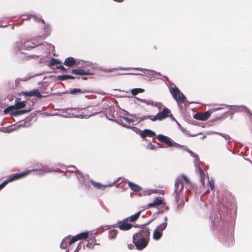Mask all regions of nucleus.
I'll list each match as a JSON object with an SVG mask.
<instances>
[{"label": "nucleus", "instance_id": "obj_1", "mask_svg": "<svg viewBox=\"0 0 252 252\" xmlns=\"http://www.w3.org/2000/svg\"><path fill=\"white\" fill-rule=\"evenodd\" d=\"M237 215V205L231 193L225 190L221 197V220L222 216L227 220L231 227L225 237V245L230 246L234 242V226Z\"/></svg>", "mask_w": 252, "mask_h": 252}, {"label": "nucleus", "instance_id": "obj_2", "mask_svg": "<svg viewBox=\"0 0 252 252\" xmlns=\"http://www.w3.org/2000/svg\"><path fill=\"white\" fill-rule=\"evenodd\" d=\"M149 230L148 227H143L138 232L133 235V243L137 250H142L147 246L149 239Z\"/></svg>", "mask_w": 252, "mask_h": 252}, {"label": "nucleus", "instance_id": "obj_3", "mask_svg": "<svg viewBox=\"0 0 252 252\" xmlns=\"http://www.w3.org/2000/svg\"><path fill=\"white\" fill-rule=\"evenodd\" d=\"M37 45L31 40L24 39L16 42L13 44L12 49L16 54H24L25 51L32 49Z\"/></svg>", "mask_w": 252, "mask_h": 252}, {"label": "nucleus", "instance_id": "obj_4", "mask_svg": "<svg viewBox=\"0 0 252 252\" xmlns=\"http://www.w3.org/2000/svg\"><path fill=\"white\" fill-rule=\"evenodd\" d=\"M183 183L181 178H177L175 183V199L177 204V208L182 207L184 205L183 198Z\"/></svg>", "mask_w": 252, "mask_h": 252}, {"label": "nucleus", "instance_id": "obj_5", "mask_svg": "<svg viewBox=\"0 0 252 252\" xmlns=\"http://www.w3.org/2000/svg\"><path fill=\"white\" fill-rule=\"evenodd\" d=\"M69 167L71 168V170H69V171L75 172L79 182L84 186L85 189H88L89 188V176L87 175L84 176L74 165H70Z\"/></svg>", "mask_w": 252, "mask_h": 252}, {"label": "nucleus", "instance_id": "obj_6", "mask_svg": "<svg viewBox=\"0 0 252 252\" xmlns=\"http://www.w3.org/2000/svg\"><path fill=\"white\" fill-rule=\"evenodd\" d=\"M189 153L190 155L194 158V165L196 167V172L197 174H198L200 177V180L202 184V185L203 187L205 186V180L206 178V175L205 173L203 171V170L201 169V168L198 166V161L199 160L198 156L194 154L192 151H189Z\"/></svg>", "mask_w": 252, "mask_h": 252}, {"label": "nucleus", "instance_id": "obj_7", "mask_svg": "<svg viewBox=\"0 0 252 252\" xmlns=\"http://www.w3.org/2000/svg\"><path fill=\"white\" fill-rule=\"evenodd\" d=\"M170 92L173 97L176 100L177 103H184L186 97L185 95L175 86L170 89Z\"/></svg>", "mask_w": 252, "mask_h": 252}, {"label": "nucleus", "instance_id": "obj_8", "mask_svg": "<svg viewBox=\"0 0 252 252\" xmlns=\"http://www.w3.org/2000/svg\"><path fill=\"white\" fill-rule=\"evenodd\" d=\"M239 108H243L247 113H249V109L243 105H229L225 104H221V114L224 115L228 113L231 110H233ZM223 117V115H221V119Z\"/></svg>", "mask_w": 252, "mask_h": 252}, {"label": "nucleus", "instance_id": "obj_9", "mask_svg": "<svg viewBox=\"0 0 252 252\" xmlns=\"http://www.w3.org/2000/svg\"><path fill=\"white\" fill-rule=\"evenodd\" d=\"M31 172V170H27L23 172L13 174L8 177L7 181L9 183L23 178L29 175Z\"/></svg>", "mask_w": 252, "mask_h": 252}, {"label": "nucleus", "instance_id": "obj_10", "mask_svg": "<svg viewBox=\"0 0 252 252\" xmlns=\"http://www.w3.org/2000/svg\"><path fill=\"white\" fill-rule=\"evenodd\" d=\"M128 219H126L122 221H118L117 225L119 229L122 230H128L132 226L131 224L128 223Z\"/></svg>", "mask_w": 252, "mask_h": 252}, {"label": "nucleus", "instance_id": "obj_11", "mask_svg": "<svg viewBox=\"0 0 252 252\" xmlns=\"http://www.w3.org/2000/svg\"><path fill=\"white\" fill-rule=\"evenodd\" d=\"M89 235V232H84L80 233V234H78L76 235V236H74L72 237L70 241L69 242L68 244L69 245H72L73 243L75 242L76 241L81 240V239H85L86 240Z\"/></svg>", "mask_w": 252, "mask_h": 252}, {"label": "nucleus", "instance_id": "obj_12", "mask_svg": "<svg viewBox=\"0 0 252 252\" xmlns=\"http://www.w3.org/2000/svg\"><path fill=\"white\" fill-rule=\"evenodd\" d=\"M130 69L136 70H140V71H147L149 72H151L155 74L158 75L159 76H161V74L160 72H157L154 70H148L145 68H141V67H135V68H130V67H118L116 68H113L112 70H129ZM111 71V70H110Z\"/></svg>", "mask_w": 252, "mask_h": 252}, {"label": "nucleus", "instance_id": "obj_13", "mask_svg": "<svg viewBox=\"0 0 252 252\" xmlns=\"http://www.w3.org/2000/svg\"><path fill=\"white\" fill-rule=\"evenodd\" d=\"M134 121L133 119H131L126 117H123L120 118L119 120H117V122L123 126L127 128H130L131 127L128 126V125L134 122Z\"/></svg>", "mask_w": 252, "mask_h": 252}, {"label": "nucleus", "instance_id": "obj_14", "mask_svg": "<svg viewBox=\"0 0 252 252\" xmlns=\"http://www.w3.org/2000/svg\"><path fill=\"white\" fill-rule=\"evenodd\" d=\"M136 99L139 101L142 102L144 103H145L147 105H151L152 106H154L155 107H157L159 109L160 107L161 106V104L160 103H154V101L151 99H142L139 97H136Z\"/></svg>", "mask_w": 252, "mask_h": 252}, {"label": "nucleus", "instance_id": "obj_15", "mask_svg": "<svg viewBox=\"0 0 252 252\" xmlns=\"http://www.w3.org/2000/svg\"><path fill=\"white\" fill-rule=\"evenodd\" d=\"M170 113V111L168 108L164 107L161 111L159 112L157 114V116L158 117V120L161 121L168 117Z\"/></svg>", "mask_w": 252, "mask_h": 252}, {"label": "nucleus", "instance_id": "obj_16", "mask_svg": "<svg viewBox=\"0 0 252 252\" xmlns=\"http://www.w3.org/2000/svg\"><path fill=\"white\" fill-rule=\"evenodd\" d=\"M23 94L27 96H36L38 98H41L43 96L41 94L39 91L37 89L33 90L29 92H23Z\"/></svg>", "mask_w": 252, "mask_h": 252}, {"label": "nucleus", "instance_id": "obj_17", "mask_svg": "<svg viewBox=\"0 0 252 252\" xmlns=\"http://www.w3.org/2000/svg\"><path fill=\"white\" fill-rule=\"evenodd\" d=\"M21 125H14L8 127H3L0 128V130L4 133H10L19 129Z\"/></svg>", "mask_w": 252, "mask_h": 252}, {"label": "nucleus", "instance_id": "obj_18", "mask_svg": "<svg viewBox=\"0 0 252 252\" xmlns=\"http://www.w3.org/2000/svg\"><path fill=\"white\" fill-rule=\"evenodd\" d=\"M139 135L142 138H144L146 137H152L156 135V133L149 129H145L143 131H141Z\"/></svg>", "mask_w": 252, "mask_h": 252}, {"label": "nucleus", "instance_id": "obj_19", "mask_svg": "<svg viewBox=\"0 0 252 252\" xmlns=\"http://www.w3.org/2000/svg\"><path fill=\"white\" fill-rule=\"evenodd\" d=\"M210 114L209 111L205 112L203 114L196 113L194 115V118L198 120L205 121L208 118Z\"/></svg>", "mask_w": 252, "mask_h": 252}, {"label": "nucleus", "instance_id": "obj_20", "mask_svg": "<svg viewBox=\"0 0 252 252\" xmlns=\"http://www.w3.org/2000/svg\"><path fill=\"white\" fill-rule=\"evenodd\" d=\"M71 73L73 74H78L80 75H89L92 74L89 71H86L80 68L73 69L72 70Z\"/></svg>", "mask_w": 252, "mask_h": 252}, {"label": "nucleus", "instance_id": "obj_21", "mask_svg": "<svg viewBox=\"0 0 252 252\" xmlns=\"http://www.w3.org/2000/svg\"><path fill=\"white\" fill-rule=\"evenodd\" d=\"M76 64V60L73 57L67 58L64 62V64L68 67H72Z\"/></svg>", "mask_w": 252, "mask_h": 252}, {"label": "nucleus", "instance_id": "obj_22", "mask_svg": "<svg viewBox=\"0 0 252 252\" xmlns=\"http://www.w3.org/2000/svg\"><path fill=\"white\" fill-rule=\"evenodd\" d=\"M161 204H162V200L161 197H157L153 200L152 203H149L148 205V206L149 208H151Z\"/></svg>", "mask_w": 252, "mask_h": 252}, {"label": "nucleus", "instance_id": "obj_23", "mask_svg": "<svg viewBox=\"0 0 252 252\" xmlns=\"http://www.w3.org/2000/svg\"><path fill=\"white\" fill-rule=\"evenodd\" d=\"M128 185L129 188L133 191L135 192H138L141 190V188L138 186L137 185L130 182L128 181Z\"/></svg>", "mask_w": 252, "mask_h": 252}, {"label": "nucleus", "instance_id": "obj_24", "mask_svg": "<svg viewBox=\"0 0 252 252\" xmlns=\"http://www.w3.org/2000/svg\"><path fill=\"white\" fill-rule=\"evenodd\" d=\"M15 108L14 109H21L23 108L25 106V103L24 101H21L20 99L19 98H16L15 99Z\"/></svg>", "mask_w": 252, "mask_h": 252}, {"label": "nucleus", "instance_id": "obj_25", "mask_svg": "<svg viewBox=\"0 0 252 252\" xmlns=\"http://www.w3.org/2000/svg\"><path fill=\"white\" fill-rule=\"evenodd\" d=\"M167 218L166 217H164V222H163V223H162L161 224H160V225H159L157 228H156V229H158V230L159 231H160V232H162L163 231V230H164L166 226H167Z\"/></svg>", "mask_w": 252, "mask_h": 252}, {"label": "nucleus", "instance_id": "obj_26", "mask_svg": "<svg viewBox=\"0 0 252 252\" xmlns=\"http://www.w3.org/2000/svg\"><path fill=\"white\" fill-rule=\"evenodd\" d=\"M57 78L59 80L63 81L68 79H75V77L69 75H59Z\"/></svg>", "mask_w": 252, "mask_h": 252}, {"label": "nucleus", "instance_id": "obj_27", "mask_svg": "<svg viewBox=\"0 0 252 252\" xmlns=\"http://www.w3.org/2000/svg\"><path fill=\"white\" fill-rule=\"evenodd\" d=\"M90 182L93 184L94 187L98 189H101L102 188H106L109 186L108 185H103L99 183L95 182L93 180H89V182Z\"/></svg>", "mask_w": 252, "mask_h": 252}, {"label": "nucleus", "instance_id": "obj_28", "mask_svg": "<svg viewBox=\"0 0 252 252\" xmlns=\"http://www.w3.org/2000/svg\"><path fill=\"white\" fill-rule=\"evenodd\" d=\"M162 232L159 231L158 229H155L153 232V238L155 240H158L162 236Z\"/></svg>", "mask_w": 252, "mask_h": 252}, {"label": "nucleus", "instance_id": "obj_29", "mask_svg": "<svg viewBox=\"0 0 252 252\" xmlns=\"http://www.w3.org/2000/svg\"><path fill=\"white\" fill-rule=\"evenodd\" d=\"M30 111V110H17L12 112L11 114L14 116H19L25 113H28Z\"/></svg>", "mask_w": 252, "mask_h": 252}, {"label": "nucleus", "instance_id": "obj_30", "mask_svg": "<svg viewBox=\"0 0 252 252\" xmlns=\"http://www.w3.org/2000/svg\"><path fill=\"white\" fill-rule=\"evenodd\" d=\"M141 212V211H139L138 212L135 213L134 215L128 217L127 218L128 219V220L131 222L135 221L140 216Z\"/></svg>", "mask_w": 252, "mask_h": 252}, {"label": "nucleus", "instance_id": "obj_31", "mask_svg": "<svg viewBox=\"0 0 252 252\" xmlns=\"http://www.w3.org/2000/svg\"><path fill=\"white\" fill-rule=\"evenodd\" d=\"M40 21L42 22L44 25V34L46 36L50 34V32L51 31V28L49 25H45V22L43 19H40Z\"/></svg>", "mask_w": 252, "mask_h": 252}, {"label": "nucleus", "instance_id": "obj_32", "mask_svg": "<svg viewBox=\"0 0 252 252\" xmlns=\"http://www.w3.org/2000/svg\"><path fill=\"white\" fill-rule=\"evenodd\" d=\"M31 18H32L35 22H39V20H40V18L36 17L35 15L31 14L27 15L26 17L23 18V20L28 21L29 20H30Z\"/></svg>", "mask_w": 252, "mask_h": 252}, {"label": "nucleus", "instance_id": "obj_33", "mask_svg": "<svg viewBox=\"0 0 252 252\" xmlns=\"http://www.w3.org/2000/svg\"><path fill=\"white\" fill-rule=\"evenodd\" d=\"M117 234L116 230L113 229L109 231V237L110 239H114L116 238Z\"/></svg>", "mask_w": 252, "mask_h": 252}, {"label": "nucleus", "instance_id": "obj_34", "mask_svg": "<svg viewBox=\"0 0 252 252\" xmlns=\"http://www.w3.org/2000/svg\"><path fill=\"white\" fill-rule=\"evenodd\" d=\"M62 62L58 59L52 58L51 59L50 62V64L52 66H54L57 64H61Z\"/></svg>", "mask_w": 252, "mask_h": 252}, {"label": "nucleus", "instance_id": "obj_35", "mask_svg": "<svg viewBox=\"0 0 252 252\" xmlns=\"http://www.w3.org/2000/svg\"><path fill=\"white\" fill-rule=\"evenodd\" d=\"M40 172V174H42L44 173H51L52 172H54L55 170L52 168H43L39 171Z\"/></svg>", "mask_w": 252, "mask_h": 252}, {"label": "nucleus", "instance_id": "obj_36", "mask_svg": "<svg viewBox=\"0 0 252 252\" xmlns=\"http://www.w3.org/2000/svg\"><path fill=\"white\" fill-rule=\"evenodd\" d=\"M99 245V244H97L96 243V240L95 238H92L91 240V242H89L87 245L86 247L90 248H92L93 247H92V245Z\"/></svg>", "mask_w": 252, "mask_h": 252}, {"label": "nucleus", "instance_id": "obj_37", "mask_svg": "<svg viewBox=\"0 0 252 252\" xmlns=\"http://www.w3.org/2000/svg\"><path fill=\"white\" fill-rule=\"evenodd\" d=\"M84 92V91H82L80 89L75 88L71 90L69 93L72 94H75L78 93H82Z\"/></svg>", "mask_w": 252, "mask_h": 252}, {"label": "nucleus", "instance_id": "obj_38", "mask_svg": "<svg viewBox=\"0 0 252 252\" xmlns=\"http://www.w3.org/2000/svg\"><path fill=\"white\" fill-rule=\"evenodd\" d=\"M174 141L169 137H167L166 140L164 142V143L167 145L168 147H173Z\"/></svg>", "mask_w": 252, "mask_h": 252}, {"label": "nucleus", "instance_id": "obj_39", "mask_svg": "<svg viewBox=\"0 0 252 252\" xmlns=\"http://www.w3.org/2000/svg\"><path fill=\"white\" fill-rule=\"evenodd\" d=\"M167 136L162 134H158L157 136V139L160 142L164 143L165 140H166Z\"/></svg>", "mask_w": 252, "mask_h": 252}, {"label": "nucleus", "instance_id": "obj_40", "mask_svg": "<svg viewBox=\"0 0 252 252\" xmlns=\"http://www.w3.org/2000/svg\"><path fill=\"white\" fill-rule=\"evenodd\" d=\"M208 180V185L210 188V189L213 190L214 189V181L213 180H209L208 177H207Z\"/></svg>", "mask_w": 252, "mask_h": 252}, {"label": "nucleus", "instance_id": "obj_41", "mask_svg": "<svg viewBox=\"0 0 252 252\" xmlns=\"http://www.w3.org/2000/svg\"><path fill=\"white\" fill-rule=\"evenodd\" d=\"M14 108H15V106H13V105H11V106L8 107L7 108H5L4 110V111H3L4 114H6L8 113L10 111L14 110Z\"/></svg>", "mask_w": 252, "mask_h": 252}, {"label": "nucleus", "instance_id": "obj_42", "mask_svg": "<svg viewBox=\"0 0 252 252\" xmlns=\"http://www.w3.org/2000/svg\"><path fill=\"white\" fill-rule=\"evenodd\" d=\"M219 218H218V216H217V217H216L215 216L214 217V221L213 222V227H214V226L216 227L217 225H219Z\"/></svg>", "mask_w": 252, "mask_h": 252}, {"label": "nucleus", "instance_id": "obj_43", "mask_svg": "<svg viewBox=\"0 0 252 252\" xmlns=\"http://www.w3.org/2000/svg\"><path fill=\"white\" fill-rule=\"evenodd\" d=\"M221 137L223 138V139L224 140V141H225L226 143H228L231 138L230 137H229V135H227L226 134H221Z\"/></svg>", "mask_w": 252, "mask_h": 252}, {"label": "nucleus", "instance_id": "obj_44", "mask_svg": "<svg viewBox=\"0 0 252 252\" xmlns=\"http://www.w3.org/2000/svg\"><path fill=\"white\" fill-rule=\"evenodd\" d=\"M178 178H181V180H182V179H183L185 180V181L187 183H188V184L189 183V179H188V178H187L185 175H182L181 177H178Z\"/></svg>", "mask_w": 252, "mask_h": 252}, {"label": "nucleus", "instance_id": "obj_45", "mask_svg": "<svg viewBox=\"0 0 252 252\" xmlns=\"http://www.w3.org/2000/svg\"><path fill=\"white\" fill-rule=\"evenodd\" d=\"M9 182L7 180L0 184V190L4 188Z\"/></svg>", "mask_w": 252, "mask_h": 252}, {"label": "nucleus", "instance_id": "obj_46", "mask_svg": "<svg viewBox=\"0 0 252 252\" xmlns=\"http://www.w3.org/2000/svg\"><path fill=\"white\" fill-rule=\"evenodd\" d=\"M57 69H61L62 71H63L64 72H67V69H66V68H65L63 65H60L59 66H57V67H56Z\"/></svg>", "mask_w": 252, "mask_h": 252}, {"label": "nucleus", "instance_id": "obj_47", "mask_svg": "<svg viewBox=\"0 0 252 252\" xmlns=\"http://www.w3.org/2000/svg\"><path fill=\"white\" fill-rule=\"evenodd\" d=\"M131 93L133 95H136L138 94V90L137 88L133 89L131 90Z\"/></svg>", "mask_w": 252, "mask_h": 252}, {"label": "nucleus", "instance_id": "obj_48", "mask_svg": "<svg viewBox=\"0 0 252 252\" xmlns=\"http://www.w3.org/2000/svg\"><path fill=\"white\" fill-rule=\"evenodd\" d=\"M149 119H150L152 121H155L157 120H158V116H157V114L156 115H155L154 116H150Z\"/></svg>", "mask_w": 252, "mask_h": 252}, {"label": "nucleus", "instance_id": "obj_49", "mask_svg": "<svg viewBox=\"0 0 252 252\" xmlns=\"http://www.w3.org/2000/svg\"><path fill=\"white\" fill-rule=\"evenodd\" d=\"M83 65H84V67H92L93 64L92 63H91L90 62H85L83 64Z\"/></svg>", "mask_w": 252, "mask_h": 252}, {"label": "nucleus", "instance_id": "obj_50", "mask_svg": "<svg viewBox=\"0 0 252 252\" xmlns=\"http://www.w3.org/2000/svg\"><path fill=\"white\" fill-rule=\"evenodd\" d=\"M173 143H174V144H173V147L174 146V147H177L178 148H183V146H182V145H180V144H179L178 143H176L174 141Z\"/></svg>", "mask_w": 252, "mask_h": 252}, {"label": "nucleus", "instance_id": "obj_51", "mask_svg": "<svg viewBox=\"0 0 252 252\" xmlns=\"http://www.w3.org/2000/svg\"><path fill=\"white\" fill-rule=\"evenodd\" d=\"M69 236H68L67 237H65L62 241L61 243V245H60V248H62V249H64L65 248V247L63 246V243L65 241V240Z\"/></svg>", "mask_w": 252, "mask_h": 252}, {"label": "nucleus", "instance_id": "obj_52", "mask_svg": "<svg viewBox=\"0 0 252 252\" xmlns=\"http://www.w3.org/2000/svg\"><path fill=\"white\" fill-rule=\"evenodd\" d=\"M162 207L163 208V209L162 210V212H163L165 210H168V207L166 206L165 203H164V204L162 203Z\"/></svg>", "mask_w": 252, "mask_h": 252}, {"label": "nucleus", "instance_id": "obj_53", "mask_svg": "<svg viewBox=\"0 0 252 252\" xmlns=\"http://www.w3.org/2000/svg\"><path fill=\"white\" fill-rule=\"evenodd\" d=\"M118 74H121L119 73ZM122 74H131V75H143L141 73H123Z\"/></svg>", "mask_w": 252, "mask_h": 252}, {"label": "nucleus", "instance_id": "obj_54", "mask_svg": "<svg viewBox=\"0 0 252 252\" xmlns=\"http://www.w3.org/2000/svg\"><path fill=\"white\" fill-rule=\"evenodd\" d=\"M147 148L149 149H154V146L152 145L151 143H149L147 145Z\"/></svg>", "mask_w": 252, "mask_h": 252}, {"label": "nucleus", "instance_id": "obj_55", "mask_svg": "<svg viewBox=\"0 0 252 252\" xmlns=\"http://www.w3.org/2000/svg\"><path fill=\"white\" fill-rule=\"evenodd\" d=\"M150 115H147V116H142V117H141L140 120H144L145 119H150Z\"/></svg>", "mask_w": 252, "mask_h": 252}, {"label": "nucleus", "instance_id": "obj_56", "mask_svg": "<svg viewBox=\"0 0 252 252\" xmlns=\"http://www.w3.org/2000/svg\"><path fill=\"white\" fill-rule=\"evenodd\" d=\"M138 93H142L144 92V90L141 88H137Z\"/></svg>", "mask_w": 252, "mask_h": 252}, {"label": "nucleus", "instance_id": "obj_57", "mask_svg": "<svg viewBox=\"0 0 252 252\" xmlns=\"http://www.w3.org/2000/svg\"><path fill=\"white\" fill-rule=\"evenodd\" d=\"M81 249V243H79L76 249V250L75 251V252L76 251H79L80 249Z\"/></svg>", "mask_w": 252, "mask_h": 252}, {"label": "nucleus", "instance_id": "obj_58", "mask_svg": "<svg viewBox=\"0 0 252 252\" xmlns=\"http://www.w3.org/2000/svg\"><path fill=\"white\" fill-rule=\"evenodd\" d=\"M229 114L230 115V119H232L233 116V113H232V112H230V113H229Z\"/></svg>", "mask_w": 252, "mask_h": 252}, {"label": "nucleus", "instance_id": "obj_59", "mask_svg": "<svg viewBox=\"0 0 252 252\" xmlns=\"http://www.w3.org/2000/svg\"><path fill=\"white\" fill-rule=\"evenodd\" d=\"M196 135H197V134L190 135V136L191 137L196 136Z\"/></svg>", "mask_w": 252, "mask_h": 252}, {"label": "nucleus", "instance_id": "obj_60", "mask_svg": "<svg viewBox=\"0 0 252 252\" xmlns=\"http://www.w3.org/2000/svg\"><path fill=\"white\" fill-rule=\"evenodd\" d=\"M206 138V136H205V135H204V136H203L201 138V139H204V138Z\"/></svg>", "mask_w": 252, "mask_h": 252}, {"label": "nucleus", "instance_id": "obj_61", "mask_svg": "<svg viewBox=\"0 0 252 252\" xmlns=\"http://www.w3.org/2000/svg\"><path fill=\"white\" fill-rule=\"evenodd\" d=\"M96 114H97V113H93V114H92V115H94Z\"/></svg>", "mask_w": 252, "mask_h": 252}, {"label": "nucleus", "instance_id": "obj_62", "mask_svg": "<svg viewBox=\"0 0 252 252\" xmlns=\"http://www.w3.org/2000/svg\"><path fill=\"white\" fill-rule=\"evenodd\" d=\"M145 75H146V76H148V74H145Z\"/></svg>", "mask_w": 252, "mask_h": 252}, {"label": "nucleus", "instance_id": "obj_63", "mask_svg": "<svg viewBox=\"0 0 252 252\" xmlns=\"http://www.w3.org/2000/svg\"><path fill=\"white\" fill-rule=\"evenodd\" d=\"M65 252H68V250H66Z\"/></svg>", "mask_w": 252, "mask_h": 252}, {"label": "nucleus", "instance_id": "obj_64", "mask_svg": "<svg viewBox=\"0 0 252 252\" xmlns=\"http://www.w3.org/2000/svg\"><path fill=\"white\" fill-rule=\"evenodd\" d=\"M74 252H75V251Z\"/></svg>", "mask_w": 252, "mask_h": 252}]
</instances>
